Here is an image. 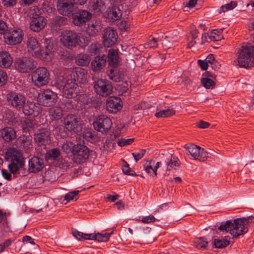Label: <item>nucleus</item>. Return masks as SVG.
Instances as JSON below:
<instances>
[{
	"label": "nucleus",
	"mask_w": 254,
	"mask_h": 254,
	"mask_svg": "<svg viewBox=\"0 0 254 254\" xmlns=\"http://www.w3.org/2000/svg\"><path fill=\"white\" fill-rule=\"evenodd\" d=\"M122 15V10L119 7L113 6L108 13V16L113 20L116 21L120 19Z\"/></svg>",
	"instance_id": "obj_35"
},
{
	"label": "nucleus",
	"mask_w": 254,
	"mask_h": 254,
	"mask_svg": "<svg viewBox=\"0 0 254 254\" xmlns=\"http://www.w3.org/2000/svg\"><path fill=\"white\" fill-rule=\"evenodd\" d=\"M73 149V160L77 164L84 163L88 158L89 150L88 147L81 143H77Z\"/></svg>",
	"instance_id": "obj_10"
},
{
	"label": "nucleus",
	"mask_w": 254,
	"mask_h": 254,
	"mask_svg": "<svg viewBox=\"0 0 254 254\" xmlns=\"http://www.w3.org/2000/svg\"><path fill=\"white\" fill-rule=\"evenodd\" d=\"M23 114L26 116H37L41 112L40 105L33 102H25L22 108Z\"/></svg>",
	"instance_id": "obj_21"
},
{
	"label": "nucleus",
	"mask_w": 254,
	"mask_h": 254,
	"mask_svg": "<svg viewBox=\"0 0 254 254\" xmlns=\"http://www.w3.org/2000/svg\"><path fill=\"white\" fill-rule=\"evenodd\" d=\"M90 41V38L89 36H80V41L78 45L81 47H84L88 45Z\"/></svg>",
	"instance_id": "obj_57"
},
{
	"label": "nucleus",
	"mask_w": 254,
	"mask_h": 254,
	"mask_svg": "<svg viewBox=\"0 0 254 254\" xmlns=\"http://www.w3.org/2000/svg\"><path fill=\"white\" fill-rule=\"evenodd\" d=\"M72 15V22L77 26H82L92 18V14L84 9H79Z\"/></svg>",
	"instance_id": "obj_17"
},
{
	"label": "nucleus",
	"mask_w": 254,
	"mask_h": 254,
	"mask_svg": "<svg viewBox=\"0 0 254 254\" xmlns=\"http://www.w3.org/2000/svg\"><path fill=\"white\" fill-rule=\"evenodd\" d=\"M60 155V151L59 149L55 148L47 152L45 155V158L47 160H55Z\"/></svg>",
	"instance_id": "obj_40"
},
{
	"label": "nucleus",
	"mask_w": 254,
	"mask_h": 254,
	"mask_svg": "<svg viewBox=\"0 0 254 254\" xmlns=\"http://www.w3.org/2000/svg\"><path fill=\"white\" fill-rule=\"evenodd\" d=\"M44 167L43 159L38 157H33L28 161V171L31 173L40 171Z\"/></svg>",
	"instance_id": "obj_24"
},
{
	"label": "nucleus",
	"mask_w": 254,
	"mask_h": 254,
	"mask_svg": "<svg viewBox=\"0 0 254 254\" xmlns=\"http://www.w3.org/2000/svg\"><path fill=\"white\" fill-rule=\"evenodd\" d=\"M5 42L9 45H15L20 43L22 40L21 31L18 30H12L4 34Z\"/></svg>",
	"instance_id": "obj_19"
},
{
	"label": "nucleus",
	"mask_w": 254,
	"mask_h": 254,
	"mask_svg": "<svg viewBox=\"0 0 254 254\" xmlns=\"http://www.w3.org/2000/svg\"><path fill=\"white\" fill-rule=\"evenodd\" d=\"M34 139L39 145H46L50 140V131L47 128L39 129L35 134Z\"/></svg>",
	"instance_id": "obj_22"
},
{
	"label": "nucleus",
	"mask_w": 254,
	"mask_h": 254,
	"mask_svg": "<svg viewBox=\"0 0 254 254\" xmlns=\"http://www.w3.org/2000/svg\"><path fill=\"white\" fill-rule=\"evenodd\" d=\"M156 219L153 215H149L143 218L141 222L144 223H149L150 222H154Z\"/></svg>",
	"instance_id": "obj_60"
},
{
	"label": "nucleus",
	"mask_w": 254,
	"mask_h": 254,
	"mask_svg": "<svg viewBox=\"0 0 254 254\" xmlns=\"http://www.w3.org/2000/svg\"><path fill=\"white\" fill-rule=\"evenodd\" d=\"M58 84L63 87V95L67 98H72L76 97L79 93V88L77 83L72 79H64L61 83L58 81Z\"/></svg>",
	"instance_id": "obj_7"
},
{
	"label": "nucleus",
	"mask_w": 254,
	"mask_h": 254,
	"mask_svg": "<svg viewBox=\"0 0 254 254\" xmlns=\"http://www.w3.org/2000/svg\"><path fill=\"white\" fill-rule=\"evenodd\" d=\"M21 144L25 148H29L31 145L32 137L30 135H23L20 137Z\"/></svg>",
	"instance_id": "obj_44"
},
{
	"label": "nucleus",
	"mask_w": 254,
	"mask_h": 254,
	"mask_svg": "<svg viewBox=\"0 0 254 254\" xmlns=\"http://www.w3.org/2000/svg\"><path fill=\"white\" fill-rule=\"evenodd\" d=\"M16 70L21 73H28L36 67L35 61L31 58L22 57L15 62Z\"/></svg>",
	"instance_id": "obj_9"
},
{
	"label": "nucleus",
	"mask_w": 254,
	"mask_h": 254,
	"mask_svg": "<svg viewBox=\"0 0 254 254\" xmlns=\"http://www.w3.org/2000/svg\"><path fill=\"white\" fill-rule=\"evenodd\" d=\"M75 4L73 0H58V10L63 15L69 16L75 10Z\"/></svg>",
	"instance_id": "obj_16"
},
{
	"label": "nucleus",
	"mask_w": 254,
	"mask_h": 254,
	"mask_svg": "<svg viewBox=\"0 0 254 254\" xmlns=\"http://www.w3.org/2000/svg\"><path fill=\"white\" fill-rule=\"evenodd\" d=\"M207 240L204 237L197 238L195 241V246L198 249L204 250L207 247Z\"/></svg>",
	"instance_id": "obj_41"
},
{
	"label": "nucleus",
	"mask_w": 254,
	"mask_h": 254,
	"mask_svg": "<svg viewBox=\"0 0 254 254\" xmlns=\"http://www.w3.org/2000/svg\"><path fill=\"white\" fill-rule=\"evenodd\" d=\"M237 60L241 67L254 66V46L250 44L242 46L238 52Z\"/></svg>",
	"instance_id": "obj_3"
},
{
	"label": "nucleus",
	"mask_w": 254,
	"mask_h": 254,
	"mask_svg": "<svg viewBox=\"0 0 254 254\" xmlns=\"http://www.w3.org/2000/svg\"><path fill=\"white\" fill-rule=\"evenodd\" d=\"M154 163L153 160H150L148 162V163H145L143 165L144 170L146 173H147L150 176L154 175V167L152 168V165Z\"/></svg>",
	"instance_id": "obj_51"
},
{
	"label": "nucleus",
	"mask_w": 254,
	"mask_h": 254,
	"mask_svg": "<svg viewBox=\"0 0 254 254\" xmlns=\"http://www.w3.org/2000/svg\"><path fill=\"white\" fill-rule=\"evenodd\" d=\"M208 64H210L212 68L213 65L216 66L217 62L215 61L214 56L212 54H209L205 60Z\"/></svg>",
	"instance_id": "obj_58"
},
{
	"label": "nucleus",
	"mask_w": 254,
	"mask_h": 254,
	"mask_svg": "<svg viewBox=\"0 0 254 254\" xmlns=\"http://www.w3.org/2000/svg\"><path fill=\"white\" fill-rule=\"evenodd\" d=\"M201 83L203 87L206 89H213L215 87V82L212 79L208 77L201 78Z\"/></svg>",
	"instance_id": "obj_43"
},
{
	"label": "nucleus",
	"mask_w": 254,
	"mask_h": 254,
	"mask_svg": "<svg viewBox=\"0 0 254 254\" xmlns=\"http://www.w3.org/2000/svg\"><path fill=\"white\" fill-rule=\"evenodd\" d=\"M33 84L37 87L47 85L50 81V74L46 67H39L31 73Z\"/></svg>",
	"instance_id": "obj_5"
},
{
	"label": "nucleus",
	"mask_w": 254,
	"mask_h": 254,
	"mask_svg": "<svg viewBox=\"0 0 254 254\" xmlns=\"http://www.w3.org/2000/svg\"><path fill=\"white\" fill-rule=\"evenodd\" d=\"M87 8L93 14L99 15L105 10L106 6L102 0H89Z\"/></svg>",
	"instance_id": "obj_23"
},
{
	"label": "nucleus",
	"mask_w": 254,
	"mask_h": 254,
	"mask_svg": "<svg viewBox=\"0 0 254 254\" xmlns=\"http://www.w3.org/2000/svg\"><path fill=\"white\" fill-rule=\"evenodd\" d=\"M247 220L245 219H237L234 220L233 222L228 220L221 223L218 230L220 231L229 232L233 238H237L247 232L248 229L245 226Z\"/></svg>",
	"instance_id": "obj_2"
},
{
	"label": "nucleus",
	"mask_w": 254,
	"mask_h": 254,
	"mask_svg": "<svg viewBox=\"0 0 254 254\" xmlns=\"http://www.w3.org/2000/svg\"><path fill=\"white\" fill-rule=\"evenodd\" d=\"M26 100L25 95L20 93L11 91L6 95L8 104L18 110H21L23 107Z\"/></svg>",
	"instance_id": "obj_11"
},
{
	"label": "nucleus",
	"mask_w": 254,
	"mask_h": 254,
	"mask_svg": "<svg viewBox=\"0 0 254 254\" xmlns=\"http://www.w3.org/2000/svg\"><path fill=\"white\" fill-rule=\"evenodd\" d=\"M79 192V190H74L69 192V193L66 194L64 196V200H66L67 201H69L73 200H76L78 198V194Z\"/></svg>",
	"instance_id": "obj_50"
},
{
	"label": "nucleus",
	"mask_w": 254,
	"mask_h": 254,
	"mask_svg": "<svg viewBox=\"0 0 254 254\" xmlns=\"http://www.w3.org/2000/svg\"><path fill=\"white\" fill-rule=\"evenodd\" d=\"M222 29H214L208 33V37L211 41H218L223 38Z\"/></svg>",
	"instance_id": "obj_36"
},
{
	"label": "nucleus",
	"mask_w": 254,
	"mask_h": 254,
	"mask_svg": "<svg viewBox=\"0 0 254 254\" xmlns=\"http://www.w3.org/2000/svg\"><path fill=\"white\" fill-rule=\"evenodd\" d=\"M16 0H2L3 4L6 7L12 6L16 4Z\"/></svg>",
	"instance_id": "obj_63"
},
{
	"label": "nucleus",
	"mask_w": 254,
	"mask_h": 254,
	"mask_svg": "<svg viewBox=\"0 0 254 254\" xmlns=\"http://www.w3.org/2000/svg\"><path fill=\"white\" fill-rule=\"evenodd\" d=\"M13 59L10 54L6 51L0 52V67L8 68L12 64Z\"/></svg>",
	"instance_id": "obj_28"
},
{
	"label": "nucleus",
	"mask_w": 254,
	"mask_h": 254,
	"mask_svg": "<svg viewBox=\"0 0 254 254\" xmlns=\"http://www.w3.org/2000/svg\"><path fill=\"white\" fill-rule=\"evenodd\" d=\"M64 128L69 131L79 132L82 129L80 119L74 115H69L64 120Z\"/></svg>",
	"instance_id": "obj_14"
},
{
	"label": "nucleus",
	"mask_w": 254,
	"mask_h": 254,
	"mask_svg": "<svg viewBox=\"0 0 254 254\" xmlns=\"http://www.w3.org/2000/svg\"><path fill=\"white\" fill-rule=\"evenodd\" d=\"M175 114V111L173 109H166L157 112L155 116L158 118H167Z\"/></svg>",
	"instance_id": "obj_39"
},
{
	"label": "nucleus",
	"mask_w": 254,
	"mask_h": 254,
	"mask_svg": "<svg viewBox=\"0 0 254 254\" xmlns=\"http://www.w3.org/2000/svg\"><path fill=\"white\" fill-rule=\"evenodd\" d=\"M90 61V57L86 54L80 53L77 55L75 58V63L79 66H87L89 64Z\"/></svg>",
	"instance_id": "obj_32"
},
{
	"label": "nucleus",
	"mask_w": 254,
	"mask_h": 254,
	"mask_svg": "<svg viewBox=\"0 0 254 254\" xmlns=\"http://www.w3.org/2000/svg\"><path fill=\"white\" fill-rule=\"evenodd\" d=\"M230 244V241L226 239H215L214 240V245L215 248L221 249L225 248L228 246Z\"/></svg>",
	"instance_id": "obj_47"
},
{
	"label": "nucleus",
	"mask_w": 254,
	"mask_h": 254,
	"mask_svg": "<svg viewBox=\"0 0 254 254\" xmlns=\"http://www.w3.org/2000/svg\"><path fill=\"white\" fill-rule=\"evenodd\" d=\"M57 100V94L49 89L44 90L39 97V101L40 104L46 107L54 106Z\"/></svg>",
	"instance_id": "obj_13"
},
{
	"label": "nucleus",
	"mask_w": 254,
	"mask_h": 254,
	"mask_svg": "<svg viewBox=\"0 0 254 254\" xmlns=\"http://www.w3.org/2000/svg\"><path fill=\"white\" fill-rule=\"evenodd\" d=\"M122 107L123 102L119 97L111 96L106 100V109L109 113L116 114Z\"/></svg>",
	"instance_id": "obj_18"
},
{
	"label": "nucleus",
	"mask_w": 254,
	"mask_h": 254,
	"mask_svg": "<svg viewBox=\"0 0 254 254\" xmlns=\"http://www.w3.org/2000/svg\"><path fill=\"white\" fill-rule=\"evenodd\" d=\"M75 144H74L71 141H66L64 142L62 146V150L66 154L70 152L72 153L73 149Z\"/></svg>",
	"instance_id": "obj_45"
},
{
	"label": "nucleus",
	"mask_w": 254,
	"mask_h": 254,
	"mask_svg": "<svg viewBox=\"0 0 254 254\" xmlns=\"http://www.w3.org/2000/svg\"><path fill=\"white\" fill-rule=\"evenodd\" d=\"M27 46L28 52L33 57L45 61H49L52 59L55 45L51 39H46L44 41V48L41 49L37 39L31 37L27 40Z\"/></svg>",
	"instance_id": "obj_1"
},
{
	"label": "nucleus",
	"mask_w": 254,
	"mask_h": 254,
	"mask_svg": "<svg viewBox=\"0 0 254 254\" xmlns=\"http://www.w3.org/2000/svg\"><path fill=\"white\" fill-rule=\"evenodd\" d=\"M1 174L3 177L8 180H11V173H8V171L6 170L2 169L1 170Z\"/></svg>",
	"instance_id": "obj_64"
},
{
	"label": "nucleus",
	"mask_w": 254,
	"mask_h": 254,
	"mask_svg": "<svg viewBox=\"0 0 254 254\" xmlns=\"http://www.w3.org/2000/svg\"><path fill=\"white\" fill-rule=\"evenodd\" d=\"M106 63V56H97L91 62L92 68L94 71L99 70L105 66Z\"/></svg>",
	"instance_id": "obj_30"
},
{
	"label": "nucleus",
	"mask_w": 254,
	"mask_h": 254,
	"mask_svg": "<svg viewBox=\"0 0 254 254\" xmlns=\"http://www.w3.org/2000/svg\"><path fill=\"white\" fill-rule=\"evenodd\" d=\"M118 53L114 49H110L108 51V63L109 64L116 67L118 64Z\"/></svg>",
	"instance_id": "obj_33"
},
{
	"label": "nucleus",
	"mask_w": 254,
	"mask_h": 254,
	"mask_svg": "<svg viewBox=\"0 0 254 254\" xmlns=\"http://www.w3.org/2000/svg\"><path fill=\"white\" fill-rule=\"evenodd\" d=\"M123 172L124 174L130 175L132 176H136L137 175L135 172L132 170L129 167V164L126 162V165H125L122 168Z\"/></svg>",
	"instance_id": "obj_53"
},
{
	"label": "nucleus",
	"mask_w": 254,
	"mask_h": 254,
	"mask_svg": "<svg viewBox=\"0 0 254 254\" xmlns=\"http://www.w3.org/2000/svg\"><path fill=\"white\" fill-rule=\"evenodd\" d=\"M134 140L133 138H121L118 140V144L120 146H124L131 144Z\"/></svg>",
	"instance_id": "obj_55"
},
{
	"label": "nucleus",
	"mask_w": 254,
	"mask_h": 254,
	"mask_svg": "<svg viewBox=\"0 0 254 254\" xmlns=\"http://www.w3.org/2000/svg\"><path fill=\"white\" fill-rule=\"evenodd\" d=\"M145 149H140L138 152H133L132 153V155L133 157L134 160L136 162H137L139 160H140L146 153Z\"/></svg>",
	"instance_id": "obj_54"
},
{
	"label": "nucleus",
	"mask_w": 254,
	"mask_h": 254,
	"mask_svg": "<svg viewBox=\"0 0 254 254\" xmlns=\"http://www.w3.org/2000/svg\"><path fill=\"white\" fill-rule=\"evenodd\" d=\"M6 159L11 161L8 164L9 171L15 174L24 165V161L21 153L14 148H10L6 152Z\"/></svg>",
	"instance_id": "obj_4"
},
{
	"label": "nucleus",
	"mask_w": 254,
	"mask_h": 254,
	"mask_svg": "<svg viewBox=\"0 0 254 254\" xmlns=\"http://www.w3.org/2000/svg\"><path fill=\"white\" fill-rule=\"evenodd\" d=\"M93 125L95 130L104 133L110 129L112 122L111 119L107 116L101 115L95 119Z\"/></svg>",
	"instance_id": "obj_12"
},
{
	"label": "nucleus",
	"mask_w": 254,
	"mask_h": 254,
	"mask_svg": "<svg viewBox=\"0 0 254 254\" xmlns=\"http://www.w3.org/2000/svg\"><path fill=\"white\" fill-rule=\"evenodd\" d=\"M237 6V3L235 1H232L230 3L222 5L220 9L219 12H225L228 10H232Z\"/></svg>",
	"instance_id": "obj_52"
},
{
	"label": "nucleus",
	"mask_w": 254,
	"mask_h": 254,
	"mask_svg": "<svg viewBox=\"0 0 254 254\" xmlns=\"http://www.w3.org/2000/svg\"><path fill=\"white\" fill-rule=\"evenodd\" d=\"M95 91L99 95L106 97L112 92V86L108 81L98 79L94 82Z\"/></svg>",
	"instance_id": "obj_15"
},
{
	"label": "nucleus",
	"mask_w": 254,
	"mask_h": 254,
	"mask_svg": "<svg viewBox=\"0 0 254 254\" xmlns=\"http://www.w3.org/2000/svg\"><path fill=\"white\" fill-rule=\"evenodd\" d=\"M197 63L201 68L203 70L207 69L208 66H209V64H207L205 60L203 61L201 60H198Z\"/></svg>",
	"instance_id": "obj_62"
},
{
	"label": "nucleus",
	"mask_w": 254,
	"mask_h": 254,
	"mask_svg": "<svg viewBox=\"0 0 254 254\" xmlns=\"http://www.w3.org/2000/svg\"><path fill=\"white\" fill-rule=\"evenodd\" d=\"M61 41L65 47L71 49L79 44L80 36L73 30H65L62 32Z\"/></svg>",
	"instance_id": "obj_6"
},
{
	"label": "nucleus",
	"mask_w": 254,
	"mask_h": 254,
	"mask_svg": "<svg viewBox=\"0 0 254 254\" xmlns=\"http://www.w3.org/2000/svg\"><path fill=\"white\" fill-rule=\"evenodd\" d=\"M186 154L193 159L201 162L205 161L208 157V153L203 148L193 144H186L185 146Z\"/></svg>",
	"instance_id": "obj_8"
},
{
	"label": "nucleus",
	"mask_w": 254,
	"mask_h": 254,
	"mask_svg": "<svg viewBox=\"0 0 254 254\" xmlns=\"http://www.w3.org/2000/svg\"><path fill=\"white\" fill-rule=\"evenodd\" d=\"M46 19L43 16L34 18L30 22V28L34 32H39L46 25Z\"/></svg>",
	"instance_id": "obj_25"
},
{
	"label": "nucleus",
	"mask_w": 254,
	"mask_h": 254,
	"mask_svg": "<svg viewBox=\"0 0 254 254\" xmlns=\"http://www.w3.org/2000/svg\"><path fill=\"white\" fill-rule=\"evenodd\" d=\"M7 29V25L6 23L1 20H0V33L4 34Z\"/></svg>",
	"instance_id": "obj_61"
},
{
	"label": "nucleus",
	"mask_w": 254,
	"mask_h": 254,
	"mask_svg": "<svg viewBox=\"0 0 254 254\" xmlns=\"http://www.w3.org/2000/svg\"><path fill=\"white\" fill-rule=\"evenodd\" d=\"M117 36L116 30L110 28H106L104 31L103 36L104 45L107 47H112L117 42Z\"/></svg>",
	"instance_id": "obj_20"
},
{
	"label": "nucleus",
	"mask_w": 254,
	"mask_h": 254,
	"mask_svg": "<svg viewBox=\"0 0 254 254\" xmlns=\"http://www.w3.org/2000/svg\"><path fill=\"white\" fill-rule=\"evenodd\" d=\"M112 234L113 232L110 233L104 232L90 234L89 238L90 240H95L98 241V242H105L109 240L110 237Z\"/></svg>",
	"instance_id": "obj_31"
},
{
	"label": "nucleus",
	"mask_w": 254,
	"mask_h": 254,
	"mask_svg": "<svg viewBox=\"0 0 254 254\" xmlns=\"http://www.w3.org/2000/svg\"><path fill=\"white\" fill-rule=\"evenodd\" d=\"M73 81L78 83H82L85 81L86 75L83 69L79 68L73 71L70 75V78Z\"/></svg>",
	"instance_id": "obj_26"
},
{
	"label": "nucleus",
	"mask_w": 254,
	"mask_h": 254,
	"mask_svg": "<svg viewBox=\"0 0 254 254\" xmlns=\"http://www.w3.org/2000/svg\"><path fill=\"white\" fill-rule=\"evenodd\" d=\"M158 40L154 37L149 39L146 43L144 44L146 48L155 49L158 47Z\"/></svg>",
	"instance_id": "obj_49"
},
{
	"label": "nucleus",
	"mask_w": 254,
	"mask_h": 254,
	"mask_svg": "<svg viewBox=\"0 0 254 254\" xmlns=\"http://www.w3.org/2000/svg\"><path fill=\"white\" fill-rule=\"evenodd\" d=\"M23 129L24 130L30 131L31 129H34L36 127V121L35 120L26 119L22 124Z\"/></svg>",
	"instance_id": "obj_42"
},
{
	"label": "nucleus",
	"mask_w": 254,
	"mask_h": 254,
	"mask_svg": "<svg viewBox=\"0 0 254 254\" xmlns=\"http://www.w3.org/2000/svg\"><path fill=\"white\" fill-rule=\"evenodd\" d=\"M11 241L10 239L6 240L5 242L0 244V253L4 251V249L11 245Z\"/></svg>",
	"instance_id": "obj_59"
},
{
	"label": "nucleus",
	"mask_w": 254,
	"mask_h": 254,
	"mask_svg": "<svg viewBox=\"0 0 254 254\" xmlns=\"http://www.w3.org/2000/svg\"><path fill=\"white\" fill-rule=\"evenodd\" d=\"M49 115L53 120L60 119L63 116V111L60 108L54 107L49 110Z\"/></svg>",
	"instance_id": "obj_37"
},
{
	"label": "nucleus",
	"mask_w": 254,
	"mask_h": 254,
	"mask_svg": "<svg viewBox=\"0 0 254 254\" xmlns=\"http://www.w3.org/2000/svg\"><path fill=\"white\" fill-rule=\"evenodd\" d=\"M108 75L110 79L115 82H120L122 80V75L117 69L112 68L108 71Z\"/></svg>",
	"instance_id": "obj_38"
},
{
	"label": "nucleus",
	"mask_w": 254,
	"mask_h": 254,
	"mask_svg": "<svg viewBox=\"0 0 254 254\" xmlns=\"http://www.w3.org/2000/svg\"><path fill=\"white\" fill-rule=\"evenodd\" d=\"M7 75L5 71L0 69V87L4 85L7 82Z\"/></svg>",
	"instance_id": "obj_56"
},
{
	"label": "nucleus",
	"mask_w": 254,
	"mask_h": 254,
	"mask_svg": "<svg viewBox=\"0 0 254 254\" xmlns=\"http://www.w3.org/2000/svg\"><path fill=\"white\" fill-rule=\"evenodd\" d=\"M102 29L100 21L92 20L88 24L86 29L87 33L91 36H95Z\"/></svg>",
	"instance_id": "obj_27"
},
{
	"label": "nucleus",
	"mask_w": 254,
	"mask_h": 254,
	"mask_svg": "<svg viewBox=\"0 0 254 254\" xmlns=\"http://www.w3.org/2000/svg\"><path fill=\"white\" fill-rule=\"evenodd\" d=\"M0 136L5 141L9 142L15 139L16 135L13 128L10 127H6L0 131Z\"/></svg>",
	"instance_id": "obj_29"
},
{
	"label": "nucleus",
	"mask_w": 254,
	"mask_h": 254,
	"mask_svg": "<svg viewBox=\"0 0 254 254\" xmlns=\"http://www.w3.org/2000/svg\"><path fill=\"white\" fill-rule=\"evenodd\" d=\"M167 170L170 171L172 169H175L176 167H179L180 165V162L178 158L175 155H171L170 158H168L165 161Z\"/></svg>",
	"instance_id": "obj_34"
},
{
	"label": "nucleus",
	"mask_w": 254,
	"mask_h": 254,
	"mask_svg": "<svg viewBox=\"0 0 254 254\" xmlns=\"http://www.w3.org/2000/svg\"><path fill=\"white\" fill-rule=\"evenodd\" d=\"M72 234L75 238L79 241L89 240L90 234L83 233L76 230L72 231Z\"/></svg>",
	"instance_id": "obj_46"
},
{
	"label": "nucleus",
	"mask_w": 254,
	"mask_h": 254,
	"mask_svg": "<svg viewBox=\"0 0 254 254\" xmlns=\"http://www.w3.org/2000/svg\"><path fill=\"white\" fill-rule=\"evenodd\" d=\"M83 136L87 141L94 142L96 140V136L91 130H86L83 133Z\"/></svg>",
	"instance_id": "obj_48"
}]
</instances>
